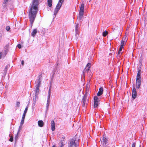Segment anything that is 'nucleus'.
<instances>
[{"instance_id":"nucleus-36","label":"nucleus","mask_w":147,"mask_h":147,"mask_svg":"<svg viewBox=\"0 0 147 147\" xmlns=\"http://www.w3.org/2000/svg\"><path fill=\"white\" fill-rule=\"evenodd\" d=\"M136 146V143L134 142L132 144L131 147H135Z\"/></svg>"},{"instance_id":"nucleus-29","label":"nucleus","mask_w":147,"mask_h":147,"mask_svg":"<svg viewBox=\"0 0 147 147\" xmlns=\"http://www.w3.org/2000/svg\"><path fill=\"white\" fill-rule=\"evenodd\" d=\"M121 51H119H119L118 52V54L117 55V57H120V56L121 55L122 53H121Z\"/></svg>"},{"instance_id":"nucleus-6","label":"nucleus","mask_w":147,"mask_h":147,"mask_svg":"<svg viewBox=\"0 0 147 147\" xmlns=\"http://www.w3.org/2000/svg\"><path fill=\"white\" fill-rule=\"evenodd\" d=\"M50 96H51V92H50V90L49 89V92H48V95L47 96V106L46 107L47 108H48V107L50 104Z\"/></svg>"},{"instance_id":"nucleus-33","label":"nucleus","mask_w":147,"mask_h":147,"mask_svg":"<svg viewBox=\"0 0 147 147\" xmlns=\"http://www.w3.org/2000/svg\"><path fill=\"white\" fill-rule=\"evenodd\" d=\"M64 0H59L58 3H61L62 5V3L64 1Z\"/></svg>"},{"instance_id":"nucleus-14","label":"nucleus","mask_w":147,"mask_h":147,"mask_svg":"<svg viewBox=\"0 0 147 147\" xmlns=\"http://www.w3.org/2000/svg\"><path fill=\"white\" fill-rule=\"evenodd\" d=\"M103 88L102 87L100 88L99 89V90L97 93V96H99L101 95L103 93Z\"/></svg>"},{"instance_id":"nucleus-9","label":"nucleus","mask_w":147,"mask_h":147,"mask_svg":"<svg viewBox=\"0 0 147 147\" xmlns=\"http://www.w3.org/2000/svg\"><path fill=\"white\" fill-rule=\"evenodd\" d=\"M34 91L35 92V96H34L33 97L34 100L35 98L36 99V97L37 96L38 94V92L39 91V88L36 87V89L34 90Z\"/></svg>"},{"instance_id":"nucleus-18","label":"nucleus","mask_w":147,"mask_h":147,"mask_svg":"<svg viewBox=\"0 0 147 147\" xmlns=\"http://www.w3.org/2000/svg\"><path fill=\"white\" fill-rule=\"evenodd\" d=\"M83 13H79V16L77 18L78 19L80 20H81L83 17Z\"/></svg>"},{"instance_id":"nucleus-43","label":"nucleus","mask_w":147,"mask_h":147,"mask_svg":"<svg viewBox=\"0 0 147 147\" xmlns=\"http://www.w3.org/2000/svg\"><path fill=\"white\" fill-rule=\"evenodd\" d=\"M107 112L105 114L108 113L109 114H110V113L109 112V111H107Z\"/></svg>"},{"instance_id":"nucleus-35","label":"nucleus","mask_w":147,"mask_h":147,"mask_svg":"<svg viewBox=\"0 0 147 147\" xmlns=\"http://www.w3.org/2000/svg\"><path fill=\"white\" fill-rule=\"evenodd\" d=\"M17 47L19 49H20L21 48V45L20 44H18L17 45Z\"/></svg>"},{"instance_id":"nucleus-16","label":"nucleus","mask_w":147,"mask_h":147,"mask_svg":"<svg viewBox=\"0 0 147 147\" xmlns=\"http://www.w3.org/2000/svg\"><path fill=\"white\" fill-rule=\"evenodd\" d=\"M37 30L36 29H33L31 33V36L34 37L36 34L37 33Z\"/></svg>"},{"instance_id":"nucleus-42","label":"nucleus","mask_w":147,"mask_h":147,"mask_svg":"<svg viewBox=\"0 0 147 147\" xmlns=\"http://www.w3.org/2000/svg\"><path fill=\"white\" fill-rule=\"evenodd\" d=\"M62 143L59 145V146L58 147H62Z\"/></svg>"},{"instance_id":"nucleus-40","label":"nucleus","mask_w":147,"mask_h":147,"mask_svg":"<svg viewBox=\"0 0 147 147\" xmlns=\"http://www.w3.org/2000/svg\"><path fill=\"white\" fill-rule=\"evenodd\" d=\"M86 70L87 71V72H88L90 70V68H88V69H86Z\"/></svg>"},{"instance_id":"nucleus-47","label":"nucleus","mask_w":147,"mask_h":147,"mask_svg":"<svg viewBox=\"0 0 147 147\" xmlns=\"http://www.w3.org/2000/svg\"><path fill=\"white\" fill-rule=\"evenodd\" d=\"M53 147H55V145H54L53 146Z\"/></svg>"},{"instance_id":"nucleus-5","label":"nucleus","mask_w":147,"mask_h":147,"mask_svg":"<svg viewBox=\"0 0 147 147\" xmlns=\"http://www.w3.org/2000/svg\"><path fill=\"white\" fill-rule=\"evenodd\" d=\"M41 75H39L38 77V79L36 80V87L39 88L41 83Z\"/></svg>"},{"instance_id":"nucleus-23","label":"nucleus","mask_w":147,"mask_h":147,"mask_svg":"<svg viewBox=\"0 0 147 147\" xmlns=\"http://www.w3.org/2000/svg\"><path fill=\"white\" fill-rule=\"evenodd\" d=\"M59 10L56 8H55V10L54 11V15L55 16V17L56 15L57 14V13H58Z\"/></svg>"},{"instance_id":"nucleus-38","label":"nucleus","mask_w":147,"mask_h":147,"mask_svg":"<svg viewBox=\"0 0 147 147\" xmlns=\"http://www.w3.org/2000/svg\"><path fill=\"white\" fill-rule=\"evenodd\" d=\"M18 138V133L16 134V136L15 137V140L16 141Z\"/></svg>"},{"instance_id":"nucleus-2","label":"nucleus","mask_w":147,"mask_h":147,"mask_svg":"<svg viewBox=\"0 0 147 147\" xmlns=\"http://www.w3.org/2000/svg\"><path fill=\"white\" fill-rule=\"evenodd\" d=\"M80 140L79 136L77 135H75L70 140L69 144V147H78Z\"/></svg>"},{"instance_id":"nucleus-25","label":"nucleus","mask_w":147,"mask_h":147,"mask_svg":"<svg viewBox=\"0 0 147 147\" xmlns=\"http://www.w3.org/2000/svg\"><path fill=\"white\" fill-rule=\"evenodd\" d=\"M108 34V32L107 31H104L102 33V35L104 36H105Z\"/></svg>"},{"instance_id":"nucleus-4","label":"nucleus","mask_w":147,"mask_h":147,"mask_svg":"<svg viewBox=\"0 0 147 147\" xmlns=\"http://www.w3.org/2000/svg\"><path fill=\"white\" fill-rule=\"evenodd\" d=\"M100 98L98 97L97 96H95L94 97V108L95 109H98V102L100 101Z\"/></svg>"},{"instance_id":"nucleus-24","label":"nucleus","mask_w":147,"mask_h":147,"mask_svg":"<svg viewBox=\"0 0 147 147\" xmlns=\"http://www.w3.org/2000/svg\"><path fill=\"white\" fill-rule=\"evenodd\" d=\"M78 27L79 24H76L75 27V31L76 33L78 31Z\"/></svg>"},{"instance_id":"nucleus-22","label":"nucleus","mask_w":147,"mask_h":147,"mask_svg":"<svg viewBox=\"0 0 147 147\" xmlns=\"http://www.w3.org/2000/svg\"><path fill=\"white\" fill-rule=\"evenodd\" d=\"M48 4L49 7H51L52 5V0H47Z\"/></svg>"},{"instance_id":"nucleus-37","label":"nucleus","mask_w":147,"mask_h":147,"mask_svg":"<svg viewBox=\"0 0 147 147\" xmlns=\"http://www.w3.org/2000/svg\"><path fill=\"white\" fill-rule=\"evenodd\" d=\"M123 47L120 46L119 49V51H121Z\"/></svg>"},{"instance_id":"nucleus-26","label":"nucleus","mask_w":147,"mask_h":147,"mask_svg":"<svg viewBox=\"0 0 147 147\" xmlns=\"http://www.w3.org/2000/svg\"><path fill=\"white\" fill-rule=\"evenodd\" d=\"M124 44V41L123 40H121V46H122L123 47Z\"/></svg>"},{"instance_id":"nucleus-27","label":"nucleus","mask_w":147,"mask_h":147,"mask_svg":"<svg viewBox=\"0 0 147 147\" xmlns=\"http://www.w3.org/2000/svg\"><path fill=\"white\" fill-rule=\"evenodd\" d=\"M27 111H24V113L23 115V116H22V118H25L26 114L27 113Z\"/></svg>"},{"instance_id":"nucleus-21","label":"nucleus","mask_w":147,"mask_h":147,"mask_svg":"<svg viewBox=\"0 0 147 147\" xmlns=\"http://www.w3.org/2000/svg\"><path fill=\"white\" fill-rule=\"evenodd\" d=\"M62 6V4L58 3L57 4L55 8L59 10Z\"/></svg>"},{"instance_id":"nucleus-31","label":"nucleus","mask_w":147,"mask_h":147,"mask_svg":"<svg viewBox=\"0 0 147 147\" xmlns=\"http://www.w3.org/2000/svg\"><path fill=\"white\" fill-rule=\"evenodd\" d=\"M10 29V27L9 26H7L6 27V29L7 31H9Z\"/></svg>"},{"instance_id":"nucleus-10","label":"nucleus","mask_w":147,"mask_h":147,"mask_svg":"<svg viewBox=\"0 0 147 147\" xmlns=\"http://www.w3.org/2000/svg\"><path fill=\"white\" fill-rule=\"evenodd\" d=\"M141 84V80H136V85L137 89H139Z\"/></svg>"},{"instance_id":"nucleus-46","label":"nucleus","mask_w":147,"mask_h":147,"mask_svg":"<svg viewBox=\"0 0 147 147\" xmlns=\"http://www.w3.org/2000/svg\"><path fill=\"white\" fill-rule=\"evenodd\" d=\"M35 102H35V101H34V103H33V105L34 106L35 105Z\"/></svg>"},{"instance_id":"nucleus-8","label":"nucleus","mask_w":147,"mask_h":147,"mask_svg":"<svg viewBox=\"0 0 147 147\" xmlns=\"http://www.w3.org/2000/svg\"><path fill=\"white\" fill-rule=\"evenodd\" d=\"M8 0H4L2 5L3 9H7L8 5Z\"/></svg>"},{"instance_id":"nucleus-17","label":"nucleus","mask_w":147,"mask_h":147,"mask_svg":"<svg viewBox=\"0 0 147 147\" xmlns=\"http://www.w3.org/2000/svg\"><path fill=\"white\" fill-rule=\"evenodd\" d=\"M38 126L40 127H42L43 126L44 123L42 120L38 121Z\"/></svg>"},{"instance_id":"nucleus-28","label":"nucleus","mask_w":147,"mask_h":147,"mask_svg":"<svg viewBox=\"0 0 147 147\" xmlns=\"http://www.w3.org/2000/svg\"><path fill=\"white\" fill-rule=\"evenodd\" d=\"M20 105V103L19 102L17 101V102L16 104V107H19Z\"/></svg>"},{"instance_id":"nucleus-41","label":"nucleus","mask_w":147,"mask_h":147,"mask_svg":"<svg viewBox=\"0 0 147 147\" xmlns=\"http://www.w3.org/2000/svg\"><path fill=\"white\" fill-rule=\"evenodd\" d=\"M24 61L23 60H22V61L21 64H22V65H24Z\"/></svg>"},{"instance_id":"nucleus-11","label":"nucleus","mask_w":147,"mask_h":147,"mask_svg":"<svg viewBox=\"0 0 147 147\" xmlns=\"http://www.w3.org/2000/svg\"><path fill=\"white\" fill-rule=\"evenodd\" d=\"M140 69H139L136 76V80H141Z\"/></svg>"},{"instance_id":"nucleus-15","label":"nucleus","mask_w":147,"mask_h":147,"mask_svg":"<svg viewBox=\"0 0 147 147\" xmlns=\"http://www.w3.org/2000/svg\"><path fill=\"white\" fill-rule=\"evenodd\" d=\"M51 128L52 131H53L55 129V123L53 120H52L51 123Z\"/></svg>"},{"instance_id":"nucleus-44","label":"nucleus","mask_w":147,"mask_h":147,"mask_svg":"<svg viewBox=\"0 0 147 147\" xmlns=\"http://www.w3.org/2000/svg\"><path fill=\"white\" fill-rule=\"evenodd\" d=\"M28 107H26L25 109L24 110H28Z\"/></svg>"},{"instance_id":"nucleus-1","label":"nucleus","mask_w":147,"mask_h":147,"mask_svg":"<svg viewBox=\"0 0 147 147\" xmlns=\"http://www.w3.org/2000/svg\"><path fill=\"white\" fill-rule=\"evenodd\" d=\"M39 4L38 0H33L31 6L29 14V18L31 26L36 17Z\"/></svg>"},{"instance_id":"nucleus-34","label":"nucleus","mask_w":147,"mask_h":147,"mask_svg":"<svg viewBox=\"0 0 147 147\" xmlns=\"http://www.w3.org/2000/svg\"><path fill=\"white\" fill-rule=\"evenodd\" d=\"M24 121H22L21 120V121L20 122V126H22V125L24 124Z\"/></svg>"},{"instance_id":"nucleus-30","label":"nucleus","mask_w":147,"mask_h":147,"mask_svg":"<svg viewBox=\"0 0 147 147\" xmlns=\"http://www.w3.org/2000/svg\"><path fill=\"white\" fill-rule=\"evenodd\" d=\"M9 136L11 137V138H10L9 140L12 142L13 141V137L12 136H11L10 134H9Z\"/></svg>"},{"instance_id":"nucleus-12","label":"nucleus","mask_w":147,"mask_h":147,"mask_svg":"<svg viewBox=\"0 0 147 147\" xmlns=\"http://www.w3.org/2000/svg\"><path fill=\"white\" fill-rule=\"evenodd\" d=\"M84 5L83 3H82L80 7L79 13H84Z\"/></svg>"},{"instance_id":"nucleus-7","label":"nucleus","mask_w":147,"mask_h":147,"mask_svg":"<svg viewBox=\"0 0 147 147\" xmlns=\"http://www.w3.org/2000/svg\"><path fill=\"white\" fill-rule=\"evenodd\" d=\"M137 96V92L136 89L135 87H134L133 88L132 92V97L134 99H135Z\"/></svg>"},{"instance_id":"nucleus-19","label":"nucleus","mask_w":147,"mask_h":147,"mask_svg":"<svg viewBox=\"0 0 147 147\" xmlns=\"http://www.w3.org/2000/svg\"><path fill=\"white\" fill-rule=\"evenodd\" d=\"M9 47V44H7L6 45V46L5 47V50H4V53H5V54H7L8 52V48Z\"/></svg>"},{"instance_id":"nucleus-45","label":"nucleus","mask_w":147,"mask_h":147,"mask_svg":"<svg viewBox=\"0 0 147 147\" xmlns=\"http://www.w3.org/2000/svg\"><path fill=\"white\" fill-rule=\"evenodd\" d=\"M24 119L25 118H22V121H24Z\"/></svg>"},{"instance_id":"nucleus-32","label":"nucleus","mask_w":147,"mask_h":147,"mask_svg":"<svg viewBox=\"0 0 147 147\" xmlns=\"http://www.w3.org/2000/svg\"><path fill=\"white\" fill-rule=\"evenodd\" d=\"M90 65L91 64L90 63H88L86 65V67H88V68H90Z\"/></svg>"},{"instance_id":"nucleus-3","label":"nucleus","mask_w":147,"mask_h":147,"mask_svg":"<svg viewBox=\"0 0 147 147\" xmlns=\"http://www.w3.org/2000/svg\"><path fill=\"white\" fill-rule=\"evenodd\" d=\"M87 96L88 95L87 93V92H86V93L84 95L83 98L82 99V107L84 108L83 110L85 109L86 108V106L88 102V101L87 100Z\"/></svg>"},{"instance_id":"nucleus-39","label":"nucleus","mask_w":147,"mask_h":147,"mask_svg":"<svg viewBox=\"0 0 147 147\" xmlns=\"http://www.w3.org/2000/svg\"><path fill=\"white\" fill-rule=\"evenodd\" d=\"M7 66H6L5 68L4 69V73H5V74H6V71L7 70Z\"/></svg>"},{"instance_id":"nucleus-13","label":"nucleus","mask_w":147,"mask_h":147,"mask_svg":"<svg viewBox=\"0 0 147 147\" xmlns=\"http://www.w3.org/2000/svg\"><path fill=\"white\" fill-rule=\"evenodd\" d=\"M104 135H103V138H102L103 143L105 145H107V144L108 143V140L105 136H104Z\"/></svg>"},{"instance_id":"nucleus-20","label":"nucleus","mask_w":147,"mask_h":147,"mask_svg":"<svg viewBox=\"0 0 147 147\" xmlns=\"http://www.w3.org/2000/svg\"><path fill=\"white\" fill-rule=\"evenodd\" d=\"M6 54H5V53H0V59H1L2 57H5Z\"/></svg>"}]
</instances>
